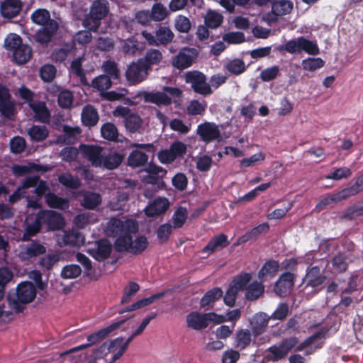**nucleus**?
Wrapping results in <instances>:
<instances>
[{
    "mask_svg": "<svg viewBox=\"0 0 363 363\" xmlns=\"http://www.w3.org/2000/svg\"><path fill=\"white\" fill-rule=\"evenodd\" d=\"M13 52V58L18 64H25L31 58L32 51L27 45H23Z\"/></svg>",
    "mask_w": 363,
    "mask_h": 363,
    "instance_id": "nucleus-47",
    "label": "nucleus"
},
{
    "mask_svg": "<svg viewBox=\"0 0 363 363\" xmlns=\"http://www.w3.org/2000/svg\"><path fill=\"white\" fill-rule=\"evenodd\" d=\"M45 202L52 208L65 210L69 206L67 199L58 196L53 192H48L45 194Z\"/></svg>",
    "mask_w": 363,
    "mask_h": 363,
    "instance_id": "nucleus-30",
    "label": "nucleus"
},
{
    "mask_svg": "<svg viewBox=\"0 0 363 363\" xmlns=\"http://www.w3.org/2000/svg\"><path fill=\"white\" fill-rule=\"evenodd\" d=\"M342 191L343 196H345L346 199L363 191V174L358 175L354 183L342 189Z\"/></svg>",
    "mask_w": 363,
    "mask_h": 363,
    "instance_id": "nucleus-46",
    "label": "nucleus"
},
{
    "mask_svg": "<svg viewBox=\"0 0 363 363\" xmlns=\"http://www.w3.org/2000/svg\"><path fill=\"white\" fill-rule=\"evenodd\" d=\"M269 228L270 227L269 223L265 222L258 225L257 226L254 227L250 230L247 231L245 234L250 241L255 240L260 235L267 233L269 230Z\"/></svg>",
    "mask_w": 363,
    "mask_h": 363,
    "instance_id": "nucleus-54",
    "label": "nucleus"
},
{
    "mask_svg": "<svg viewBox=\"0 0 363 363\" xmlns=\"http://www.w3.org/2000/svg\"><path fill=\"white\" fill-rule=\"evenodd\" d=\"M164 294H165L164 291H161V292L155 294L149 297L142 298V299L132 303L131 305L127 306L123 310L120 311L119 313L122 314L125 312H131V311L142 308L146 306H148V305L152 303L155 301L160 299L161 298H162L164 296Z\"/></svg>",
    "mask_w": 363,
    "mask_h": 363,
    "instance_id": "nucleus-26",
    "label": "nucleus"
},
{
    "mask_svg": "<svg viewBox=\"0 0 363 363\" xmlns=\"http://www.w3.org/2000/svg\"><path fill=\"white\" fill-rule=\"evenodd\" d=\"M252 279L250 273L244 272L237 275L230 284V286L235 289L238 291H241L247 287L248 284Z\"/></svg>",
    "mask_w": 363,
    "mask_h": 363,
    "instance_id": "nucleus-43",
    "label": "nucleus"
},
{
    "mask_svg": "<svg viewBox=\"0 0 363 363\" xmlns=\"http://www.w3.org/2000/svg\"><path fill=\"white\" fill-rule=\"evenodd\" d=\"M186 84L191 85L193 91L203 96L211 95L213 90L210 84L207 82L206 76L198 70L188 71L184 74Z\"/></svg>",
    "mask_w": 363,
    "mask_h": 363,
    "instance_id": "nucleus-4",
    "label": "nucleus"
},
{
    "mask_svg": "<svg viewBox=\"0 0 363 363\" xmlns=\"http://www.w3.org/2000/svg\"><path fill=\"white\" fill-rule=\"evenodd\" d=\"M264 291V286L261 281H255L250 284L245 289V298L247 301L257 300Z\"/></svg>",
    "mask_w": 363,
    "mask_h": 363,
    "instance_id": "nucleus-31",
    "label": "nucleus"
},
{
    "mask_svg": "<svg viewBox=\"0 0 363 363\" xmlns=\"http://www.w3.org/2000/svg\"><path fill=\"white\" fill-rule=\"evenodd\" d=\"M223 21V15L216 11L208 10L204 16V22L209 28H217Z\"/></svg>",
    "mask_w": 363,
    "mask_h": 363,
    "instance_id": "nucleus-38",
    "label": "nucleus"
},
{
    "mask_svg": "<svg viewBox=\"0 0 363 363\" xmlns=\"http://www.w3.org/2000/svg\"><path fill=\"white\" fill-rule=\"evenodd\" d=\"M46 252L45 247L35 241H32L28 245L24 251L21 252V258L23 260L30 259L44 255Z\"/></svg>",
    "mask_w": 363,
    "mask_h": 363,
    "instance_id": "nucleus-27",
    "label": "nucleus"
},
{
    "mask_svg": "<svg viewBox=\"0 0 363 363\" xmlns=\"http://www.w3.org/2000/svg\"><path fill=\"white\" fill-rule=\"evenodd\" d=\"M279 262L274 259H267L257 273V277L262 282L267 281V278L274 277L279 269Z\"/></svg>",
    "mask_w": 363,
    "mask_h": 363,
    "instance_id": "nucleus-23",
    "label": "nucleus"
},
{
    "mask_svg": "<svg viewBox=\"0 0 363 363\" xmlns=\"http://www.w3.org/2000/svg\"><path fill=\"white\" fill-rule=\"evenodd\" d=\"M99 121L97 110L91 105H86L82 111V121L86 126H94Z\"/></svg>",
    "mask_w": 363,
    "mask_h": 363,
    "instance_id": "nucleus-32",
    "label": "nucleus"
},
{
    "mask_svg": "<svg viewBox=\"0 0 363 363\" xmlns=\"http://www.w3.org/2000/svg\"><path fill=\"white\" fill-rule=\"evenodd\" d=\"M298 343V337L294 336L284 338L279 344L272 345L267 350L271 354L270 359L278 362L284 359Z\"/></svg>",
    "mask_w": 363,
    "mask_h": 363,
    "instance_id": "nucleus-5",
    "label": "nucleus"
},
{
    "mask_svg": "<svg viewBox=\"0 0 363 363\" xmlns=\"http://www.w3.org/2000/svg\"><path fill=\"white\" fill-rule=\"evenodd\" d=\"M225 318L214 312L201 313L197 311L191 312L186 316V323L189 328L196 330H201L206 328L209 323L220 324L225 322Z\"/></svg>",
    "mask_w": 363,
    "mask_h": 363,
    "instance_id": "nucleus-2",
    "label": "nucleus"
},
{
    "mask_svg": "<svg viewBox=\"0 0 363 363\" xmlns=\"http://www.w3.org/2000/svg\"><path fill=\"white\" fill-rule=\"evenodd\" d=\"M82 273L81 267L77 264H69L64 267L61 272V277L63 279H74Z\"/></svg>",
    "mask_w": 363,
    "mask_h": 363,
    "instance_id": "nucleus-63",
    "label": "nucleus"
},
{
    "mask_svg": "<svg viewBox=\"0 0 363 363\" xmlns=\"http://www.w3.org/2000/svg\"><path fill=\"white\" fill-rule=\"evenodd\" d=\"M136 223L132 220L123 221L121 219L112 218L107 223L106 232L110 237L116 238L128 229L134 228Z\"/></svg>",
    "mask_w": 363,
    "mask_h": 363,
    "instance_id": "nucleus-12",
    "label": "nucleus"
},
{
    "mask_svg": "<svg viewBox=\"0 0 363 363\" xmlns=\"http://www.w3.org/2000/svg\"><path fill=\"white\" fill-rule=\"evenodd\" d=\"M302 51L311 55H316L320 52L315 41L309 40L303 37H301V52Z\"/></svg>",
    "mask_w": 363,
    "mask_h": 363,
    "instance_id": "nucleus-60",
    "label": "nucleus"
},
{
    "mask_svg": "<svg viewBox=\"0 0 363 363\" xmlns=\"http://www.w3.org/2000/svg\"><path fill=\"white\" fill-rule=\"evenodd\" d=\"M58 181L62 186L71 189H77L81 186L79 179L70 173L61 174L58 177Z\"/></svg>",
    "mask_w": 363,
    "mask_h": 363,
    "instance_id": "nucleus-48",
    "label": "nucleus"
},
{
    "mask_svg": "<svg viewBox=\"0 0 363 363\" xmlns=\"http://www.w3.org/2000/svg\"><path fill=\"white\" fill-rule=\"evenodd\" d=\"M148 70V65L142 59L139 60L128 66L125 72V78L131 85L139 84L146 79Z\"/></svg>",
    "mask_w": 363,
    "mask_h": 363,
    "instance_id": "nucleus-7",
    "label": "nucleus"
},
{
    "mask_svg": "<svg viewBox=\"0 0 363 363\" xmlns=\"http://www.w3.org/2000/svg\"><path fill=\"white\" fill-rule=\"evenodd\" d=\"M342 190L336 194L328 196L321 199L315 206V209L318 211L323 210L326 206L335 202H339L342 200L346 199L345 196H343Z\"/></svg>",
    "mask_w": 363,
    "mask_h": 363,
    "instance_id": "nucleus-56",
    "label": "nucleus"
},
{
    "mask_svg": "<svg viewBox=\"0 0 363 363\" xmlns=\"http://www.w3.org/2000/svg\"><path fill=\"white\" fill-rule=\"evenodd\" d=\"M289 313V305L282 302L280 303L275 311L272 313L271 315H269L270 319L274 320H284Z\"/></svg>",
    "mask_w": 363,
    "mask_h": 363,
    "instance_id": "nucleus-64",
    "label": "nucleus"
},
{
    "mask_svg": "<svg viewBox=\"0 0 363 363\" xmlns=\"http://www.w3.org/2000/svg\"><path fill=\"white\" fill-rule=\"evenodd\" d=\"M0 112L10 118L14 113V104L10 100L9 90L0 84Z\"/></svg>",
    "mask_w": 363,
    "mask_h": 363,
    "instance_id": "nucleus-22",
    "label": "nucleus"
},
{
    "mask_svg": "<svg viewBox=\"0 0 363 363\" xmlns=\"http://www.w3.org/2000/svg\"><path fill=\"white\" fill-rule=\"evenodd\" d=\"M101 202L99 194L87 191L84 194L82 205L87 209L96 208Z\"/></svg>",
    "mask_w": 363,
    "mask_h": 363,
    "instance_id": "nucleus-44",
    "label": "nucleus"
},
{
    "mask_svg": "<svg viewBox=\"0 0 363 363\" xmlns=\"http://www.w3.org/2000/svg\"><path fill=\"white\" fill-rule=\"evenodd\" d=\"M229 244L230 242L228 240V236L224 233H220L214 235L202 249L201 252L211 255L216 250H220L228 247Z\"/></svg>",
    "mask_w": 363,
    "mask_h": 363,
    "instance_id": "nucleus-20",
    "label": "nucleus"
},
{
    "mask_svg": "<svg viewBox=\"0 0 363 363\" xmlns=\"http://www.w3.org/2000/svg\"><path fill=\"white\" fill-rule=\"evenodd\" d=\"M293 9V3L288 0H281L274 2L272 6V14L266 16L265 19L269 21H276L278 16L289 13Z\"/></svg>",
    "mask_w": 363,
    "mask_h": 363,
    "instance_id": "nucleus-18",
    "label": "nucleus"
},
{
    "mask_svg": "<svg viewBox=\"0 0 363 363\" xmlns=\"http://www.w3.org/2000/svg\"><path fill=\"white\" fill-rule=\"evenodd\" d=\"M148 160V156L140 151L133 150L128 157V164L132 167H138L145 165Z\"/></svg>",
    "mask_w": 363,
    "mask_h": 363,
    "instance_id": "nucleus-39",
    "label": "nucleus"
},
{
    "mask_svg": "<svg viewBox=\"0 0 363 363\" xmlns=\"http://www.w3.org/2000/svg\"><path fill=\"white\" fill-rule=\"evenodd\" d=\"M352 174V170L347 167L335 169L330 174L325 176L327 179L340 180L347 179Z\"/></svg>",
    "mask_w": 363,
    "mask_h": 363,
    "instance_id": "nucleus-59",
    "label": "nucleus"
},
{
    "mask_svg": "<svg viewBox=\"0 0 363 363\" xmlns=\"http://www.w3.org/2000/svg\"><path fill=\"white\" fill-rule=\"evenodd\" d=\"M295 279L294 274L290 272L283 273L275 283L274 291L280 296H285L294 286Z\"/></svg>",
    "mask_w": 363,
    "mask_h": 363,
    "instance_id": "nucleus-15",
    "label": "nucleus"
},
{
    "mask_svg": "<svg viewBox=\"0 0 363 363\" xmlns=\"http://www.w3.org/2000/svg\"><path fill=\"white\" fill-rule=\"evenodd\" d=\"M114 116H122L125 118V126L130 133H137L142 127L143 121L141 118L135 113H131L130 109L118 106L113 112Z\"/></svg>",
    "mask_w": 363,
    "mask_h": 363,
    "instance_id": "nucleus-8",
    "label": "nucleus"
},
{
    "mask_svg": "<svg viewBox=\"0 0 363 363\" xmlns=\"http://www.w3.org/2000/svg\"><path fill=\"white\" fill-rule=\"evenodd\" d=\"M252 342V334L248 329L238 330L235 336L234 346L239 350H243L250 345Z\"/></svg>",
    "mask_w": 363,
    "mask_h": 363,
    "instance_id": "nucleus-29",
    "label": "nucleus"
},
{
    "mask_svg": "<svg viewBox=\"0 0 363 363\" xmlns=\"http://www.w3.org/2000/svg\"><path fill=\"white\" fill-rule=\"evenodd\" d=\"M42 226L43 223L40 218H39L38 213H37L35 220L31 224H28L26 226L23 240H29L31 237L35 235L41 230Z\"/></svg>",
    "mask_w": 363,
    "mask_h": 363,
    "instance_id": "nucleus-49",
    "label": "nucleus"
},
{
    "mask_svg": "<svg viewBox=\"0 0 363 363\" xmlns=\"http://www.w3.org/2000/svg\"><path fill=\"white\" fill-rule=\"evenodd\" d=\"M197 133L199 136H220V130L214 123L205 122L198 126Z\"/></svg>",
    "mask_w": 363,
    "mask_h": 363,
    "instance_id": "nucleus-45",
    "label": "nucleus"
},
{
    "mask_svg": "<svg viewBox=\"0 0 363 363\" xmlns=\"http://www.w3.org/2000/svg\"><path fill=\"white\" fill-rule=\"evenodd\" d=\"M125 155L116 152H111L103 157L102 165L108 169H114L117 168L124 160Z\"/></svg>",
    "mask_w": 363,
    "mask_h": 363,
    "instance_id": "nucleus-34",
    "label": "nucleus"
},
{
    "mask_svg": "<svg viewBox=\"0 0 363 363\" xmlns=\"http://www.w3.org/2000/svg\"><path fill=\"white\" fill-rule=\"evenodd\" d=\"M157 45L171 43L174 37V33L167 26H160L155 31Z\"/></svg>",
    "mask_w": 363,
    "mask_h": 363,
    "instance_id": "nucleus-42",
    "label": "nucleus"
},
{
    "mask_svg": "<svg viewBox=\"0 0 363 363\" xmlns=\"http://www.w3.org/2000/svg\"><path fill=\"white\" fill-rule=\"evenodd\" d=\"M113 247L107 238L99 239L96 242V247L91 250V255L97 261H104L110 257Z\"/></svg>",
    "mask_w": 363,
    "mask_h": 363,
    "instance_id": "nucleus-17",
    "label": "nucleus"
},
{
    "mask_svg": "<svg viewBox=\"0 0 363 363\" xmlns=\"http://www.w3.org/2000/svg\"><path fill=\"white\" fill-rule=\"evenodd\" d=\"M58 29V24L56 21H51L43 29L39 30L36 35V40L42 44L48 43L50 41L52 35Z\"/></svg>",
    "mask_w": 363,
    "mask_h": 363,
    "instance_id": "nucleus-28",
    "label": "nucleus"
},
{
    "mask_svg": "<svg viewBox=\"0 0 363 363\" xmlns=\"http://www.w3.org/2000/svg\"><path fill=\"white\" fill-rule=\"evenodd\" d=\"M169 207V201L165 197H157L149 203L144 211L147 217H155L164 214Z\"/></svg>",
    "mask_w": 363,
    "mask_h": 363,
    "instance_id": "nucleus-16",
    "label": "nucleus"
},
{
    "mask_svg": "<svg viewBox=\"0 0 363 363\" xmlns=\"http://www.w3.org/2000/svg\"><path fill=\"white\" fill-rule=\"evenodd\" d=\"M147 245L148 241L147 238L144 235H140L135 240V241L133 240L130 252L133 255L140 254L145 250Z\"/></svg>",
    "mask_w": 363,
    "mask_h": 363,
    "instance_id": "nucleus-57",
    "label": "nucleus"
},
{
    "mask_svg": "<svg viewBox=\"0 0 363 363\" xmlns=\"http://www.w3.org/2000/svg\"><path fill=\"white\" fill-rule=\"evenodd\" d=\"M22 9L21 0H5L0 6L2 16L5 18H11L16 16Z\"/></svg>",
    "mask_w": 363,
    "mask_h": 363,
    "instance_id": "nucleus-24",
    "label": "nucleus"
},
{
    "mask_svg": "<svg viewBox=\"0 0 363 363\" xmlns=\"http://www.w3.org/2000/svg\"><path fill=\"white\" fill-rule=\"evenodd\" d=\"M187 219V211L184 207L178 208L172 216L173 227L180 228L185 223Z\"/></svg>",
    "mask_w": 363,
    "mask_h": 363,
    "instance_id": "nucleus-58",
    "label": "nucleus"
},
{
    "mask_svg": "<svg viewBox=\"0 0 363 363\" xmlns=\"http://www.w3.org/2000/svg\"><path fill=\"white\" fill-rule=\"evenodd\" d=\"M119 340V339H114L111 340L108 343V342H104L102 345L93 350L91 357H94L96 359L104 358L109 354V352L111 351V348H113Z\"/></svg>",
    "mask_w": 363,
    "mask_h": 363,
    "instance_id": "nucleus-40",
    "label": "nucleus"
},
{
    "mask_svg": "<svg viewBox=\"0 0 363 363\" xmlns=\"http://www.w3.org/2000/svg\"><path fill=\"white\" fill-rule=\"evenodd\" d=\"M38 213L43 225H46L49 230H60L65 225L64 217L59 213L50 210H42Z\"/></svg>",
    "mask_w": 363,
    "mask_h": 363,
    "instance_id": "nucleus-9",
    "label": "nucleus"
},
{
    "mask_svg": "<svg viewBox=\"0 0 363 363\" xmlns=\"http://www.w3.org/2000/svg\"><path fill=\"white\" fill-rule=\"evenodd\" d=\"M346 260L347 257L343 253L340 252L333 257L331 261L332 266L337 272L343 273L348 267Z\"/></svg>",
    "mask_w": 363,
    "mask_h": 363,
    "instance_id": "nucleus-55",
    "label": "nucleus"
},
{
    "mask_svg": "<svg viewBox=\"0 0 363 363\" xmlns=\"http://www.w3.org/2000/svg\"><path fill=\"white\" fill-rule=\"evenodd\" d=\"M60 259V256L57 253L48 254L40 258L39 265L47 270H50Z\"/></svg>",
    "mask_w": 363,
    "mask_h": 363,
    "instance_id": "nucleus-62",
    "label": "nucleus"
},
{
    "mask_svg": "<svg viewBox=\"0 0 363 363\" xmlns=\"http://www.w3.org/2000/svg\"><path fill=\"white\" fill-rule=\"evenodd\" d=\"M62 241L65 245L80 246L84 242V237L82 233L73 229L65 232Z\"/></svg>",
    "mask_w": 363,
    "mask_h": 363,
    "instance_id": "nucleus-33",
    "label": "nucleus"
},
{
    "mask_svg": "<svg viewBox=\"0 0 363 363\" xmlns=\"http://www.w3.org/2000/svg\"><path fill=\"white\" fill-rule=\"evenodd\" d=\"M324 61L320 58H308L302 61V67L304 70L308 72H313L324 66Z\"/></svg>",
    "mask_w": 363,
    "mask_h": 363,
    "instance_id": "nucleus-61",
    "label": "nucleus"
},
{
    "mask_svg": "<svg viewBox=\"0 0 363 363\" xmlns=\"http://www.w3.org/2000/svg\"><path fill=\"white\" fill-rule=\"evenodd\" d=\"M35 296V286L30 281H23L18 284L15 293L8 294L7 301L10 308L19 313L25 309L26 304L32 302Z\"/></svg>",
    "mask_w": 363,
    "mask_h": 363,
    "instance_id": "nucleus-1",
    "label": "nucleus"
},
{
    "mask_svg": "<svg viewBox=\"0 0 363 363\" xmlns=\"http://www.w3.org/2000/svg\"><path fill=\"white\" fill-rule=\"evenodd\" d=\"M223 295V290L220 287H215L208 290L203 296L200 301V306L204 308L218 301Z\"/></svg>",
    "mask_w": 363,
    "mask_h": 363,
    "instance_id": "nucleus-37",
    "label": "nucleus"
},
{
    "mask_svg": "<svg viewBox=\"0 0 363 363\" xmlns=\"http://www.w3.org/2000/svg\"><path fill=\"white\" fill-rule=\"evenodd\" d=\"M225 68L230 74L239 75L245 72L246 66L242 60L236 58L227 62Z\"/></svg>",
    "mask_w": 363,
    "mask_h": 363,
    "instance_id": "nucleus-50",
    "label": "nucleus"
},
{
    "mask_svg": "<svg viewBox=\"0 0 363 363\" xmlns=\"http://www.w3.org/2000/svg\"><path fill=\"white\" fill-rule=\"evenodd\" d=\"M269 320L270 317L266 313H255L250 321L253 335L259 336L263 334L267 330Z\"/></svg>",
    "mask_w": 363,
    "mask_h": 363,
    "instance_id": "nucleus-19",
    "label": "nucleus"
},
{
    "mask_svg": "<svg viewBox=\"0 0 363 363\" xmlns=\"http://www.w3.org/2000/svg\"><path fill=\"white\" fill-rule=\"evenodd\" d=\"M138 231L137 224L134 228L128 229L121 235L116 237L113 243L114 250L118 252H130L131 244H133V235Z\"/></svg>",
    "mask_w": 363,
    "mask_h": 363,
    "instance_id": "nucleus-14",
    "label": "nucleus"
},
{
    "mask_svg": "<svg viewBox=\"0 0 363 363\" xmlns=\"http://www.w3.org/2000/svg\"><path fill=\"white\" fill-rule=\"evenodd\" d=\"M207 104L205 101H199L194 99L190 101L186 108L187 113L191 116L203 115L206 108Z\"/></svg>",
    "mask_w": 363,
    "mask_h": 363,
    "instance_id": "nucleus-51",
    "label": "nucleus"
},
{
    "mask_svg": "<svg viewBox=\"0 0 363 363\" xmlns=\"http://www.w3.org/2000/svg\"><path fill=\"white\" fill-rule=\"evenodd\" d=\"M81 150L91 162L92 164L98 167L102 164L103 156L101 155L102 147L98 145H82Z\"/></svg>",
    "mask_w": 363,
    "mask_h": 363,
    "instance_id": "nucleus-25",
    "label": "nucleus"
},
{
    "mask_svg": "<svg viewBox=\"0 0 363 363\" xmlns=\"http://www.w3.org/2000/svg\"><path fill=\"white\" fill-rule=\"evenodd\" d=\"M88 85L99 91L101 96H103L104 93H106L107 90L111 88L112 82L108 76L101 74L95 77L91 81V83L90 84H89Z\"/></svg>",
    "mask_w": 363,
    "mask_h": 363,
    "instance_id": "nucleus-35",
    "label": "nucleus"
},
{
    "mask_svg": "<svg viewBox=\"0 0 363 363\" xmlns=\"http://www.w3.org/2000/svg\"><path fill=\"white\" fill-rule=\"evenodd\" d=\"M146 171L148 173L144 179L146 184L157 185L160 189H162L165 186L163 178L167 174L166 169L156 164H150Z\"/></svg>",
    "mask_w": 363,
    "mask_h": 363,
    "instance_id": "nucleus-11",
    "label": "nucleus"
},
{
    "mask_svg": "<svg viewBox=\"0 0 363 363\" xmlns=\"http://www.w3.org/2000/svg\"><path fill=\"white\" fill-rule=\"evenodd\" d=\"M109 12L108 3L105 0H96L93 2L89 14L84 20V26L91 30H96L101 25V21Z\"/></svg>",
    "mask_w": 363,
    "mask_h": 363,
    "instance_id": "nucleus-3",
    "label": "nucleus"
},
{
    "mask_svg": "<svg viewBox=\"0 0 363 363\" xmlns=\"http://www.w3.org/2000/svg\"><path fill=\"white\" fill-rule=\"evenodd\" d=\"M140 285L135 281H130L123 289V294L121 300V304H125L130 301L133 296L139 291Z\"/></svg>",
    "mask_w": 363,
    "mask_h": 363,
    "instance_id": "nucleus-52",
    "label": "nucleus"
},
{
    "mask_svg": "<svg viewBox=\"0 0 363 363\" xmlns=\"http://www.w3.org/2000/svg\"><path fill=\"white\" fill-rule=\"evenodd\" d=\"M197 56L196 49L184 48L173 58L172 65L179 69H186L192 65Z\"/></svg>",
    "mask_w": 363,
    "mask_h": 363,
    "instance_id": "nucleus-10",
    "label": "nucleus"
},
{
    "mask_svg": "<svg viewBox=\"0 0 363 363\" xmlns=\"http://www.w3.org/2000/svg\"><path fill=\"white\" fill-rule=\"evenodd\" d=\"M326 277L320 272L318 266L308 267L303 279L305 288L311 287L314 289H320L319 287L325 282Z\"/></svg>",
    "mask_w": 363,
    "mask_h": 363,
    "instance_id": "nucleus-13",
    "label": "nucleus"
},
{
    "mask_svg": "<svg viewBox=\"0 0 363 363\" xmlns=\"http://www.w3.org/2000/svg\"><path fill=\"white\" fill-rule=\"evenodd\" d=\"M125 320H119L109 325L108 326L102 328L95 333L89 335L86 337L87 343L80 345L71 350L72 352H77L89 347L95 344H97L105 339L111 333L119 328L123 323Z\"/></svg>",
    "mask_w": 363,
    "mask_h": 363,
    "instance_id": "nucleus-6",
    "label": "nucleus"
},
{
    "mask_svg": "<svg viewBox=\"0 0 363 363\" xmlns=\"http://www.w3.org/2000/svg\"><path fill=\"white\" fill-rule=\"evenodd\" d=\"M151 19L155 21H162L169 15L167 8L160 3L155 4L151 9Z\"/></svg>",
    "mask_w": 363,
    "mask_h": 363,
    "instance_id": "nucleus-53",
    "label": "nucleus"
},
{
    "mask_svg": "<svg viewBox=\"0 0 363 363\" xmlns=\"http://www.w3.org/2000/svg\"><path fill=\"white\" fill-rule=\"evenodd\" d=\"M143 97L145 102L152 103L157 106H169L172 104L171 97H169L163 90L162 91L147 92L141 91L139 94Z\"/></svg>",
    "mask_w": 363,
    "mask_h": 363,
    "instance_id": "nucleus-21",
    "label": "nucleus"
},
{
    "mask_svg": "<svg viewBox=\"0 0 363 363\" xmlns=\"http://www.w3.org/2000/svg\"><path fill=\"white\" fill-rule=\"evenodd\" d=\"M29 106L33 110L36 120L42 122H45L48 120L50 113L44 102H30Z\"/></svg>",
    "mask_w": 363,
    "mask_h": 363,
    "instance_id": "nucleus-36",
    "label": "nucleus"
},
{
    "mask_svg": "<svg viewBox=\"0 0 363 363\" xmlns=\"http://www.w3.org/2000/svg\"><path fill=\"white\" fill-rule=\"evenodd\" d=\"M32 21L39 26H45L50 22L55 21L50 18V12L45 9H38L31 14Z\"/></svg>",
    "mask_w": 363,
    "mask_h": 363,
    "instance_id": "nucleus-41",
    "label": "nucleus"
}]
</instances>
